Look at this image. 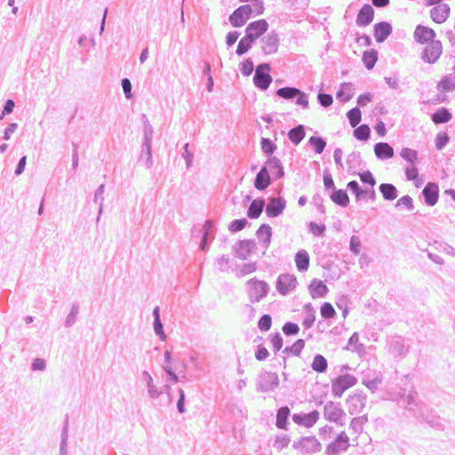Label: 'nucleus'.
Wrapping results in <instances>:
<instances>
[{
	"label": "nucleus",
	"mask_w": 455,
	"mask_h": 455,
	"mask_svg": "<svg viewBox=\"0 0 455 455\" xmlns=\"http://www.w3.org/2000/svg\"><path fill=\"white\" fill-rule=\"evenodd\" d=\"M247 292L251 303L259 302L265 298L269 291L268 284L256 278H251L246 283Z\"/></svg>",
	"instance_id": "obj_1"
},
{
	"label": "nucleus",
	"mask_w": 455,
	"mask_h": 455,
	"mask_svg": "<svg viewBox=\"0 0 455 455\" xmlns=\"http://www.w3.org/2000/svg\"><path fill=\"white\" fill-rule=\"evenodd\" d=\"M276 95L285 100L296 99V104L303 108L309 106L307 95L295 87H283L276 91Z\"/></svg>",
	"instance_id": "obj_2"
},
{
	"label": "nucleus",
	"mask_w": 455,
	"mask_h": 455,
	"mask_svg": "<svg viewBox=\"0 0 455 455\" xmlns=\"http://www.w3.org/2000/svg\"><path fill=\"white\" fill-rule=\"evenodd\" d=\"M270 66L267 63H262L257 67L253 77V82L256 87L263 91L267 90L269 87L272 82V77L268 74Z\"/></svg>",
	"instance_id": "obj_3"
},
{
	"label": "nucleus",
	"mask_w": 455,
	"mask_h": 455,
	"mask_svg": "<svg viewBox=\"0 0 455 455\" xmlns=\"http://www.w3.org/2000/svg\"><path fill=\"white\" fill-rule=\"evenodd\" d=\"M356 383V379L349 374L338 377L331 384V392L334 396L341 397L343 393Z\"/></svg>",
	"instance_id": "obj_4"
},
{
	"label": "nucleus",
	"mask_w": 455,
	"mask_h": 455,
	"mask_svg": "<svg viewBox=\"0 0 455 455\" xmlns=\"http://www.w3.org/2000/svg\"><path fill=\"white\" fill-rule=\"evenodd\" d=\"M323 415L327 420L343 425L342 419L345 412L339 403L332 401L327 402L323 407Z\"/></svg>",
	"instance_id": "obj_5"
},
{
	"label": "nucleus",
	"mask_w": 455,
	"mask_h": 455,
	"mask_svg": "<svg viewBox=\"0 0 455 455\" xmlns=\"http://www.w3.org/2000/svg\"><path fill=\"white\" fill-rule=\"evenodd\" d=\"M349 447V437L346 432L342 431L339 435L326 447L327 455H339L346 451Z\"/></svg>",
	"instance_id": "obj_6"
},
{
	"label": "nucleus",
	"mask_w": 455,
	"mask_h": 455,
	"mask_svg": "<svg viewBox=\"0 0 455 455\" xmlns=\"http://www.w3.org/2000/svg\"><path fill=\"white\" fill-rule=\"evenodd\" d=\"M298 284L297 277L292 274H282L276 282V290L282 295L293 291Z\"/></svg>",
	"instance_id": "obj_7"
},
{
	"label": "nucleus",
	"mask_w": 455,
	"mask_h": 455,
	"mask_svg": "<svg viewBox=\"0 0 455 455\" xmlns=\"http://www.w3.org/2000/svg\"><path fill=\"white\" fill-rule=\"evenodd\" d=\"M252 12L251 4L242 5L230 15L229 21L233 27H242L251 18Z\"/></svg>",
	"instance_id": "obj_8"
},
{
	"label": "nucleus",
	"mask_w": 455,
	"mask_h": 455,
	"mask_svg": "<svg viewBox=\"0 0 455 455\" xmlns=\"http://www.w3.org/2000/svg\"><path fill=\"white\" fill-rule=\"evenodd\" d=\"M443 52L442 43L438 40L430 42L422 52V60L429 64L435 63Z\"/></svg>",
	"instance_id": "obj_9"
},
{
	"label": "nucleus",
	"mask_w": 455,
	"mask_h": 455,
	"mask_svg": "<svg viewBox=\"0 0 455 455\" xmlns=\"http://www.w3.org/2000/svg\"><path fill=\"white\" fill-rule=\"evenodd\" d=\"M294 447L306 453H315L320 451L322 445L315 436H305L294 443Z\"/></svg>",
	"instance_id": "obj_10"
},
{
	"label": "nucleus",
	"mask_w": 455,
	"mask_h": 455,
	"mask_svg": "<svg viewBox=\"0 0 455 455\" xmlns=\"http://www.w3.org/2000/svg\"><path fill=\"white\" fill-rule=\"evenodd\" d=\"M235 255L240 259H249L256 250V243L253 240H242L235 243Z\"/></svg>",
	"instance_id": "obj_11"
},
{
	"label": "nucleus",
	"mask_w": 455,
	"mask_h": 455,
	"mask_svg": "<svg viewBox=\"0 0 455 455\" xmlns=\"http://www.w3.org/2000/svg\"><path fill=\"white\" fill-rule=\"evenodd\" d=\"M268 28V23L265 20H259L250 23L246 29L245 35L248 38L255 42L260 36H262Z\"/></svg>",
	"instance_id": "obj_12"
},
{
	"label": "nucleus",
	"mask_w": 455,
	"mask_h": 455,
	"mask_svg": "<svg viewBox=\"0 0 455 455\" xmlns=\"http://www.w3.org/2000/svg\"><path fill=\"white\" fill-rule=\"evenodd\" d=\"M366 403V396L363 394H354L347 401V411L351 415L360 413Z\"/></svg>",
	"instance_id": "obj_13"
},
{
	"label": "nucleus",
	"mask_w": 455,
	"mask_h": 455,
	"mask_svg": "<svg viewBox=\"0 0 455 455\" xmlns=\"http://www.w3.org/2000/svg\"><path fill=\"white\" fill-rule=\"evenodd\" d=\"M261 49L265 54H273L277 52L279 37L277 33L271 31L261 39Z\"/></svg>",
	"instance_id": "obj_14"
},
{
	"label": "nucleus",
	"mask_w": 455,
	"mask_h": 455,
	"mask_svg": "<svg viewBox=\"0 0 455 455\" xmlns=\"http://www.w3.org/2000/svg\"><path fill=\"white\" fill-rule=\"evenodd\" d=\"M279 385V378L276 373L266 372L260 377L259 388L263 392L275 389Z\"/></svg>",
	"instance_id": "obj_15"
},
{
	"label": "nucleus",
	"mask_w": 455,
	"mask_h": 455,
	"mask_svg": "<svg viewBox=\"0 0 455 455\" xmlns=\"http://www.w3.org/2000/svg\"><path fill=\"white\" fill-rule=\"evenodd\" d=\"M319 412L313 411L309 413H299L293 415V421L306 427H313L319 419Z\"/></svg>",
	"instance_id": "obj_16"
},
{
	"label": "nucleus",
	"mask_w": 455,
	"mask_h": 455,
	"mask_svg": "<svg viewBox=\"0 0 455 455\" xmlns=\"http://www.w3.org/2000/svg\"><path fill=\"white\" fill-rule=\"evenodd\" d=\"M141 379L146 384L148 395L150 398L157 399L163 394L162 389L155 384L153 377L148 371L141 372Z\"/></svg>",
	"instance_id": "obj_17"
},
{
	"label": "nucleus",
	"mask_w": 455,
	"mask_h": 455,
	"mask_svg": "<svg viewBox=\"0 0 455 455\" xmlns=\"http://www.w3.org/2000/svg\"><path fill=\"white\" fill-rule=\"evenodd\" d=\"M286 202L283 198H271L267 204L266 213L268 217L279 216L284 210Z\"/></svg>",
	"instance_id": "obj_18"
},
{
	"label": "nucleus",
	"mask_w": 455,
	"mask_h": 455,
	"mask_svg": "<svg viewBox=\"0 0 455 455\" xmlns=\"http://www.w3.org/2000/svg\"><path fill=\"white\" fill-rule=\"evenodd\" d=\"M450 11V6L447 4H440L431 9L430 15L435 22L442 24L448 19Z\"/></svg>",
	"instance_id": "obj_19"
},
{
	"label": "nucleus",
	"mask_w": 455,
	"mask_h": 455,
	"mask_svg": "<svg viewBox=\"0 0 455 455\" xmlns=\"http://www.w3.org/2000/svg\"><path fill=\"white\" fill-rule=\"evenodd\" d=\"M425 203L429 206L436 204L439 197V188L437 184L429 182L426 185L422 191Z\"/></svg>",
	"instance_id": "obj_20"
},
{
	"label": "nucleus",
	"mask_w": 455,
	"mask_h": 455,
	"mask_svg": "<svg viewBox=\"0 0 455 455\" xmlns=\"http://www.w3.org/2000/svg\"><path fill=\"white\" fill-rule=\"evenodd\" d=\"M435 33L432 28L419 25L414 31V38L420 44L435 41Z\"/></svg>",
	"instance_id": "obj_21"
},
{
	"label": "nucleus",
	"mask_w": 455,
	"mask_h": 455,
	"mask_svg": "<svg viewBox=\"0 0 455 455\" xmlns=\"http://www.w3.org/2000/svg\"><path fill=\"white\" fill-rule=\"evenodd\" d=\"M417 393L413 389L410 390L405 397L406 408L416 416H423V405L416 400Z\"/></svg>",
	"instance_id": "obj_22"
},
{
	"label": "nucleus",
	"mask_w": 455,
	"mask_h": 455,
	"mask_svg": "<svg viewBox=\"0 0 455 455\" xmlns=\"http://www.w3.org/2000/svg\"><path fill=\"white\" fill-rule=\"evenodd\" d=\"M308 291L313 299H317L324 297L329 291V289L323 281L314 279L308 286Z\"/></svg>",
	"instance_id": "obj_23"
},
{
	"label": "nucleus",
	"mask_w": 455,
	"mask_h": 455,
	"mask_svg": "<svg viewBox=\"0 0 455 455\" xmlns=\"http://www.w3.org/2000/svg\"><path fill=\"white\" fill-rule=\"evenodd\" d=\"M374 15V10L370 4H364L356 18V23L358 26L365 27L369 25L372 20Z\"/></svg>",
	"instance_id": "obj_24"
},
{
	"label": "nucleus",
	"mask_w": 455,
	"mask_h": 455,
	"mask_svg": "<svg viewBox=\"0 0 455 455\" xmlns=\"http://www.w3.org/2000/svg\"><path fill=\"white\" fill-rule=\"evenodd\" d=\"M392 32V26L388 22H379L374 26V37L378 43L384 42Z\"/></svg>",
	"instance_id": "obj_25"
},
{
	"label": "nucleus",
	"mask_w": 455,
	"mask_h": 455,
	"mask_svg": "<svg viewBox=\"0 0 455 455\" xmlns=\"http://www.w3.org/2000/svg\"><path fill=\"white\" fill-rule=\"evenodd\" d=\"M296 267L299 272H307L309 268L310 257L306 250H299L294 257Z\"/></svg>",
	"instance_id": "obj_26"
},
{
	"label": "nucleus",
	"mask_w": 455,
	"mask_h": 455,
	"mask_svg": "<svg viewBox=\"0 0 455 455\" xmlns=\"http://www.w3.org/2000/svg\"><path fill=\"white\" fill-rule=\"evenodd\" d=\"M374 152L379 159H389L394 156L393 148L386 142H379L374 146Z\"/></svg>",
	"instance_id": "obj_27"
},
{
	"label": "nucleus",
	"mask_w": 455,
	"mask_h": 455,
	"mask_svg": "<svg viewBox=\"0 0 455 455\" xmlns=\"http://www.w3.org/2000/svg\"><path fill=\"white\" fill-rule=\"evenodd\" d=\"M270 184V176L267 167H262L255 178L254 186L259 190L266 189Z\"/></svg>",
	"instance_id": "obj_28"
},
{
	"label": "nucleus",
	"mask_w": 455,
	"mask_h": 455,
	"mask_svg": "<svg viewBox=\"0 0 455 455\" xmlns=\"http://www.w3.org/2000/svg\"><path fill=\"white\" fill-rule=\"evenodd\" d=\"M153 316H154V323H153L154 331L162 341H164L166 339L167 336L164 331V326H163V323L160 319L159 307H156L154 308Z\"/></svg>",
	"instance_id": "obj_29"
},
{
	"label": "nucleus",
	"mask_w": 455,
	"mask_h": 455,
	"mask_svg": "<svg viewBox=\"0 0 455 455\" xmlns=\"http://www.w3.org/2000/svg\"><path fill=\"white\" fill-rule=\"evenodd\" d=\"M271 236L272 229L270 226L267 224L261 225L257 231V237L265 249L268 248L271 242Z\"/></svg>",
	"instance_id": "obj_30"
},
{
	"label": "nucleus",
	"mask_w": 455,
	"mask_h": 455,
	"mask_svg": "<svg viewBox=\"0 0 455 455\" xmlns=\"http://www.w3.org/2000/svg\"><path fill=\"white\" fill-rule=\"evenodd\" d=\"M265 167L278 178H282L284 174L281 161L275 156L270 157Z\"/></svg>",
	"instance_id": "obj_31"
},
{
	"label": "nucleus",
	"mask_w": 455,
	"mask_h": 455,
	"mask_svg": "<svg viewBox=\"0 0 455 455\" xmlns=\"http://www.w3.org/2000/svg\"><path fill=\"white\" fill-rule=\"evenodd\" d=\"M354 95V90L351 84L344 83L340 85L336 97L339 101L347 102L352 99Z\"/></svg>",
	"instance_id": "obj_32"
},
{
	"label": "nucleus",
	"mask_w": 455,
	"mask_h": 455,
	"mask_svg": "<svg viewBox=\"0 0 455 455\" xmlns=\"http://www.w3.org/2000/svg\"><path fill=\"white\" fill-rule=\"evenodd\" d=\"M265 205V201L263 199H255L251 202L247 215L251 219H256L259 217L261 214L263 208Z\"/></svg>",
	"instance_id": "obj_33"
},
{
	"label": "nucleus",
	"mask_w": 455,
	"mask_h": 455,
	"mask_svg": "<svg viewBox=\"0 0 455 455\" xmlns=\"http://www.w3.org/2000/svg\"><path fill=\"white\" fill-rule=\"evenodd\" d=\"M379 191L386 200L393 201L397 197V189L393 184H381L379 186Z\"/></svg>",
	"instance_id": "obj_34"
},
{
	"label": "nucleus",
	"mask_w": 455,
	"mask_h": 455,
	"mask_svg": "<svg viewBox=\"0 0 455 455\" xmlns=\"http://www.w3.org/2000/svg\"><path fill=\"white\" fill-rule=\"evenodd\" d=\"M288 137H289V140L292 143H294L295 145H298L299 143L301 142V140L305 137L304 126L299 124V125L296 126L295 128H292L288 132Z\"/></svg>",
	"instance_id": "obj_35"
},
{
	"label": "nucleus",
	"mask_w": 455,
	"mask_h": 455,
	"mask_svg": "<svg viewBox=\"0 0 455 455\" xmlns=\"http://www.w3.org/2000/svg\"><path fill=\"white\" fill-rule=\"evenodd\" d=\"M331 198L335 204L342 207H346L349 204L348 196L347 192L342 189L334 190L331 196Z\"/></svg>",
	"instance_id": "obj_36"
},
{
	"label": "nucleus",
	"mask_w": 455,
	"mask_h": 455,
	"mask_svg": "<svg viewBox=\"0 0 455 455\" xmlns=\"http://www.w3.org/2000/svg\"><path fill=\"white\" fill-rule=\"evenodd\" d=\"M451 119V114L444 108L439 109L432 115V121L435 124L447 123Z\"/></svg>",
	"instance_id": "obj_37"
},
{
	"label": "nucleus",
	"mask_w": 455,
	"mask_h": 455,
	"mask_svg": "<svg viewBox=\"0 0 455 455\" xmlns=\"http://www.w3.org/2000/svg\"><path fill=\"white\" fill-rule=\"evenodd\" d=\"M400 156L408 163V165L416 164L418 161V152L409 148H403L400 151Z\"/></svg>",
	"instance_id": "obj_38"
},
{
	"label": "nucleus",
	"mask_w": 455,
	"mask_h": 455,
	"mask_svg": "<svg viewBox=\"0 0 455 455\" xmlns=\"http://www.w3.org/2000/svg\"><path fill=\"white\" fill-rule=\"evenodd\" d=\"M438 88L441 91L449 92L455 90V75L444 76L439 83Z\"/></svg>",
	"instance_id": "obj_39"
},
{
	"label": "nucleus",
	"mask_w": 455,
	"mask_h": 455,
	"mask_svg": "<svg viewBox=\"0 0 455 455\" xmlns=\"http://www.w3.org/2000/svg\"><path fill=\"white\" fill-rule=\"evenodd\" d=\"M405 176L408 180L415 181V185L419 188L421 185V182L419 180V171L416 167V164L407 165L404 169Z\"/></svg>",
	"instance_id": "obj_40"
},
{
	"label": "nucleus",
	"mask_w": 455,
	"mask_h": 455,
	"mask_svg": "<svg viewBox=\"0 0 455 455\" xmlns=\"http://www.w3.org/2000/svg\"><path fill=\"white\" fill-rule=\"evenodd\" d=\"M327 360L321 355H316L312 363V369L317 372H324L327 369Z\"/></svg>",
	"instance_id": "obj_41"
},
{
	"label": "nucleus",
	"mask_w": 455,
	"mask_h": 455,
	"mask_svg": "<svg viewBox=\"0 0 455 455\" xmlns=\"http://www.w3.org/2000/svg\"><path fill=\"white\" fill-rule=\"evenodd\" d=\"M378 60V54L375 50L366 51L363 55V61L368 69H371Z\"/></svg>",
	"instance_id": "obj_42"
},
{
	"label": "nucleus",
	"mask_w": 455,
	"mask_h": 455,
	"mask_svg": "<svg viewBox=\"0 0 455 455\" xmlns=\"http://www.w3.org/2000/svg\"><path fill=\"white\" fill-rule=\"evenodd\" d=\"M104 191H105V186L103 184H101L94 193L93 201L95 204H99V214H98L97 220H100V217L103 211Z\"/></svg>",
	"instance_id": "obj_43"
},
{
	"label": "nucleus",
	"mask_w": 455,
	"mask_h": 455,
	"mask_svg": "<svg viewBox=\"0 0 455 455\" xmlns=\"http://www.w3.org/2000/svg\"><path fill=\"white\" fill-rule=\"evenodd\" d=\"M367 418L365 416L354 418L350 422V428L359 435L363 432V425L366 423Z\"/></svg>",
	"instance_id": "obj_44"
},
{
	"label": "nucleus",
	"mask_w": 455,
	"mask_h": 455,
	"mask_svg": "<svg viewBox=\"0 0 455 455\" xmlns=\"http://www.w3.org/2000/svg\"><path fill=\"white\" fill-rule=\"evenodd\" d=\"M308 143L314 148L316 154H321L326 147L325 140L321 137L312 136L310 137Z\"/></svg>",
	"instance_id": "obj_45"
},
{
	"label": "nucleus",
	"mask_w": 455,
	"mask_h": 455,
	"mask_svg": "<svg viewBox=\"0 0 455 455\" xmlns=\"http://www.w3.org/2000/svg\"><path fill=\"white\" fill-rule=\"evenodd\" d=\"M254 42L245 35L238 43L236 53L243 55L249 51Z\"/></svg>",
	"instance_id": "obj_46"
},
{
	"label": "nucleus",
	"mask_w": 455,
	"mask_h": 455,
	"mask_svg": "<svg viewBox=\"0 0 455 455\" xmlns=\"http://www.w3.org/2000/svg\"><path fill=\"white\" fill-rule=\"evenodd\" d=\"M347 188L355 195L357 201L363 199L364 195L367 193L366 189L360 188L358 182L355 180L348 182Z\"/></svg>",
	"instance_id": "obj_47"
},
{
	"label": "nucleus",
	"mask_w": 455,
	"mask_h": 455,
	"mask_svg": "<svg viewBox=\"0 0 455 455\" xmlns=\"http://www.w3.org/2000/svg\"><path fill=\"white\" fill-rule=\"evenodd\" d=\"M371 130L367 124H362L354 131V136L360 140H366L370 137Z\"/></svg>",
	"instance_id": "obj_48"
},
{
	"label": "nucleus",
	"mask_w": 455,
	"mask_h": 455,
	"mask_svg": "<svg viewBox=\"0 0 455 455\" xmlns=\"http://www.w3.org/2000/svg\"><path fill=\"white\" fill-rule=\"evenodd\" d=\"M257 263L256 262H249L243 264L236 274L237 276H245L249 274H251L257 270Z\"/></svg>",
	"instance_id": "obj_49"
},
{
	"label": "nucleus",
	"mask_w": 455,
	"mask_h": 455,
	"mask_svg": "<svg viewBox=\"0 0 455 455\" xmlns=\"http://www.w3.org/2000/svg\"><path fill=\"white\" fill-rule=\"evenodd\" d=\"M391 351L395 355H403L407 353L408 349L404 346L403 341L397 339L392 343Z\"/></svg>",
	"instance_id": "obj_50"
},
{
	"label": "nucleus",
	"mask_w": 455,
	"mask_h": 455,
	"mask_svg": "<svg viewBox=\"0 0 455 455\" xmlns=\"http://www.w3.org/2000/svg\"><path fill=\"white\" fill-rule=\"evenodd\" d=\"M348 345L353 347V351L361 354L364 351V346L359 342V335L354 332L348 340Z\"/></svg>",
	"instance_id": "obj_51"
},
{
	"label": "nucleus",
	"mask_w": 455,
	"mask_h": 455,
	"mask_svg": "<svg viewBox=\"0 0 455 455\" xmlns=\"http://www.w3.org/2000/svg\"><path fill=\"white\" fill-rule=\"evenodd\" d=\"M347 116L352 127H355L361 121V110L358 108L349 110Z\"/></svg>",
	"instance_id": "obj_52"
},
{
	"label": "nucleus",
	"mask_w": 455,
	"mask_h": 455,
	"mask_svg": "<svg viewBox=\"0 0 455 455\" xmlns=\"http://www.w3.org/2000/svg\"><path fill=\"white\" fill-rule=\"evenodd\" d=\"M142 155H145L146 165L150 168L153 164L152 151H151V141H143L142 143Z\"/></svg>",
	"instance_id": "obj_53"
},
{
	"label": "nucleus",
	"mask_w": 455,
	"mask_h": 455,
	"mask_svg": "<svg viewBox=\"0 0 455 455\" xmlns=\"http://www.w3.org/2000/svg\"><path fill=\"white\" fill-rule=\"evenodd\" d=\"M289 409L287 407H282L278 410L277 415H276V426L279 428H283L284 427V424L287 420L288 415H289Z\"/></svg>",
	"instance_id": "obj_54"
},
{
	"label": "nucleus",
	"mask_w": 455,
	"mask_h": 455,
	"mask_svg": "<svg viewBox=\"0 0 455 455\" xmlns=\"http://www.w3.org/2000/svg\"><path fill=\"white\" fill-rule=\"evenodd\" d=\"M260 145L262 151L267 156L272 155L276 149V146L269 139L267 138L261 139Z\"/></svg>",
	"instance_id": "obj_55"
},
{
	"label": "nucleus",
	"mask_w": 455,
	"mask_h": 455,
	"mask_svg": "<svg viewBox=\"0 0 455 455\" xmlns=\"http://www.w3.org/2000/svg\"><path fill=\"white\" fill-rule=\"evenodd\" d=\"M336 315L335 309L329 302H324L321 307V315L325 319L333 318Z\"/></svg>",
	"instance_id": "obj_56"
},
{
	"label": "nucleus",
	"mask_w": 455,
	"mask_h": 455,
	"mask_svg": "<svg viewBox=\"0 0 455 455\" xmlns=\"http://www.w3.org/2000/svg\"><path fill=\"white\" fill-rule=\"evenodd\" d=\"M361 246L362 243L360 237L357 235H352L349 241V250L351 252L355 255H358L360 253Z\"/></svg>",
	"instance_id": "obj_57"
},
{
	"label": "nucleus",
	"mask_w": 455,
	"mask_h": 455,
	"mask_svg": "<svg viewBox=\"0 0 455 455\" xmlns=\"http://www.w3.org/2000/svg\"><path fill=\"white\" fill-rule=\"evenodd\" d=\"M247 224L246 219H241V220H235L230 222L228 226V229L231 232H237L244 228V227Z\"/></svg>",
	"instance_id": "obj_58"
},
{
	"label": "nucleus",
	"mask_w": 455,
	"mask_h": 455,
	"mask_svg": "<svg viewBox=\"0 0 455 455\" xmlns=\"http://www.w3.org/2000/svg\"><path fill=\"white\" fill-rule=\"evenodd\" d=\"M305 341L303 339H298L293 343V345L290 347H286L285 351H289L291 354L294 355H299L301 350L304 348Z\"/></svg>",
	"instance_id": "obj_59"
},
{
	"label": "nucleus",
	"mask_w": 455,
	"mask_h": 455,
	"mask_svg": "<svg viewBox=\"0 0 455 455\" xmlns=\"http://www.w3.org/2000/svg\"><path fill=\"white\" fill-rule=\"evenodd\" d=\"M272 319L269 315H264L260 317L258 326L260 331H267L271 328Z\"/></svg>",
	"instance_id": "obj_60"
},
{
	"label": "nucleus",
	"mask_w": 455,
	"mask_h": 455,
	"mask_svg": "<svg viewBox=\"0 0 455 455\" xmlns=\"http://www.w3.org/2000/svg\"><path fill=\"white\" fill-rule=\"evenodd\" d=\"M449 142V136L444 132H439L435 137V147L438 150L443 149Z\"/></svg>",
	"instance_id": "obj_61"
},
{
	"label": "nucleus",
	"mask_w": 455,
	"mask_h": 455,
	"mask_svg": "<svg viewBox=\"0 0 455 455\" xmlns=\"http://www.w3.org/2000/svg\"><path fill=\"white\" fill-rule=\"evenodd\" d=\"M359 177L363 183L369 184L371 188H373L376 184V180L370 171L359 173Z\"/></svg>",
	"instance_id": "obj_62"
},
{
	"label": "nucleus",
	"mask_w": 455,
	"mask_h": 455,
	"mask_svg": "<svg viewBox=\"0 0 455 455\" xmlns=\"http://www.w3.org/2000/svg\"><path fill=\"white\" fill-rule=\"evenodd\" d=\"M254 69V65L251 60L248 59L245 60L242 64L240 68V71L243 76H250Z\"/></svg>",
	"instance_id": "obj_63"
},
{
	"label": "nucleus",
	"mask_w": 455,
	"mask_h": 455,
	"mask_svg": "<svg viewBox=\"0 0 455 455\" xmlns=\"http://www.w3.org/2000/svg\"><path fill=\"white\" fill-rule=\"evenodd\" d=\"M299 325L294 323L289 322V323H284V325L283 326V331L287 336L295 335L299 332Z\"/></svg>",
	"instance_id": "obj_64"
}]
</instances>
